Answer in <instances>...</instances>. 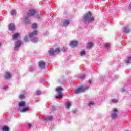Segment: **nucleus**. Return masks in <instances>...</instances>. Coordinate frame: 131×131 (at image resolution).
<instances>
[{
  "mask_svg": "<svg viewBox=\"0 0 131 131\" xmlns=\"http://www.w3.org/2000/svg\"><path fill=\"white\" fill-rule=\"evenodd\" d=\"M92 16L93 14H92V12L90 11L88 12L84 15L83 21L84 23H86V22H94V21H95V18Z\"/></svg>",
  "mask_w": 131,
  "mask_h": 131,
  "instance_id": "f257e3e1",
  "label": "nucleus"
},
{
  "mask_svg": "<svg viewBox=\"0 0 131 131\" xmlns=\"http://www.w3.org/2000/svg\"><path fill=\"white\" fill-rule=\"evenodd\" d=\"M57 94L55 96L56 99H61L63 98V88L61 87H57L56 89Z\"/></svg>",
  "mask_w": 131,
  "mask_h": 131,
  "instance_id": "f03ea898",
  "label": "nucleus"
},
{
  "mask_svg": "<svg viewBox=\"0 0 131 131\" xmlns=\"http://www.w3.org/2000/svg\"><path fill=\"white\" fill-rule=\"evenodd\" d=\"M60 52L61 49L59 47L56 48L55 50L50 49V50L48 51V53L50 56H53V55H55V54H59V53H60Z\"/></svg>",
  "mask_w": 131,
  "mask_h": 131,
  "instance_id": "7ed1b4c3",
  "label": "nucleus"
},
{
  "mask_svg": "<svg viewBox=\"0 0 131 131\" xmlns=\"http://www.w3.org/2000/svg\"><path fill=\"white\" fill-rule=\"evenodd\" d=\"M88 86H81L78 88L76 90L74 91L75 94H80V93H84L86 90H88Z\"/></svg>",
  "mask_w": 131,
  "mask_h": 131,
  "instance_id": "20e7f679",
  "label": "nucleus"
},
{
  "mask_svg": "<svg viewBox=\"0 0 131 131\" xmlns=\"http://www.w3.org/2000/svg\"><path fill=\"white\" fill-rule=\"evenodd\" d=\"M117 111H118L117 108L113 109V113L111 116L112 119H116V118H117Z\"/></svg>",
  "mask_w": 131,
  "mask_h": 131,
  "instance_id": "39448f33",
  "label": "nucleus"
},
{
  "mask_svg": "<svg viewBox=\"0 0 131 131\" xmlns=\"http://www.w3.org/2000/svg\"><path fill=\"white\" fill-rule=\"evenodd\" d=\"M36 14V11L34 9L29 10L27 13L28 17H31L32 16H34Z\"/></svg>",
  "mask_w": 131,
  "mask_h": 131,
  "instance_id": "423d86ee",
  "label": "nucleus"
},
{
  "mask_svg": "<svg viewBox=\"0 0 131 131\" xmlns=\"http://www.w3.org/2000/svg\"><path fill=\"white\" fill-rule=\"evenodd\" d=\"M8 29L11 32L14 31L16 28L15 27V25L12 23H10L8 26Z\"/></svg>",
  "mask_w": 131,
  "mask_h": 131,
  "instance_id": "0eeeda50",
  "label": "nucleus"
},
{
  "mask_svg": "<svg viewBox=\"0 0 131 131\" xmlns=\"http://www.w3.org/2000/svg\"><path fill=\"white\" fill-rule=\"evenodd\" d=\"M37 33H38L37 31H35L32 33H29V36L30 38H31L33 37V36H35V35H37Z\"/></svg>",
  "mask_w": 131,
  "mask_h": 131,
  "instance_id": "6e6552de",
  "label": "nucleus"
},
{
  "mask_svg": "<svg viewBox=\"0 0 131 131\" xmlns=\"http://www.w3.org/2000/svg\"><path fill=\"white\" fill-rule=\"evenodd\" d=\"M78 42H77V41H72L71 42V43L70 44V47H71V48H74L75 47H76V46H77Z\"/></svg>",
  "mask_w": 131,
  "mask_h": 131,
  "instance_id": "1a4fd4ad",
  "label": "nucleus"
},
{
  "mask_svg": "<svg viewBox=\"0 0 131 131\" xmlns=\"http://www.w3.org/2000/svg\"><path fill=\"white\" fill-rule=\"evenodd\" d=\"M38 66H39V67H40L42 69L45 68V67L46 66V63L45 62H43V61H40L38 63Z\"/></svg>",
  "mask_w": 131,
  "mask_h": 131,
  "instance_id": "9d476101",
  "label": "nucleus"
},
{
  "mask_svg": "<svg viewBox=\"0 0 131 131\" xmlns=\"http://www.w3.org/2000/svg\"><path fill=\"white\" fill-rule=\"evenodd\" d=\"M21 45H22V42L21 41H18L15 45V50H18V48H20V47H21Z\"/></svg>",
  "mask_w": 131,
  "mask_h": 131,
  "instance_id": "9b49d317",
  "label": "nucleus"
},
{
  "mask_svg": "<svg viewBox=\"0 0 131 131\" xmlns=\"http://www.w3.org/2000/svg\"><path fill=\"white\" fill-rule=\"evenodd\" d=\"M70 23V21H69L68 19H64L63 22V26H65L66 27L67 26L69 25Z\"/></svg>",
  "mask_w": 131,
  "mask_h": 131,
  "instance_id": "f8f14e48",
  "label": "nucleus"
},
{
  "mask_svg": "<svg viewBox=\"0 0 131 131\" xmlns=\"http://www.w3.org/2000/svg\"><path fill=\"white\" fill-rule=\"evenodd\" d=\"M49 120H53V117L51 116H47L44 119V121H49Z\"/></svg>",
  "mask_w": 131,
  "mask_h": 131,
  "instance_id": "ddd939ff",
  "label": "nucleus"
},
{
  "mask_svg": "<svg viewBox=\"0 0 131 131\" xmlns=\"http://www.w3.org/2000/svg\"><path fill=\"white\" fill-rule=\"evenodd\" d=\"M36 17L38 19H40L41 18V13L40 12H36Z\"/></svg>",
  "mask_w": 131,
  "mask_h": 131,
  "instance_id": "4468645a",
  "label": "nucleus"
},
{
  "mask_svg": "<svg viewBox=\"0 0 131 131\" xmlns=\"http://www.w3.org/2000/svg\"><path fill=\"white\" fill-rule=\"evenodd\" d=\"M11 76H12V75H11V73H6V74L5 75V78L6 79H9V78H11Z\"/></svg>",
  "mask_w": 131,
  "mask_h": 131,
  "instance_id": "2eb2a0df",
  "label": "nucleus"
},
{
  "mask_svg": "<svg viewBox=\"0 0 131 131\" xmlns=\"http://www.w3.org/2000/svg\"><path fill=\"white\" fill-rule=\"evenodd\" d=\"M10 129L9 128V127L8 126H4L2 127V131H9Z\"/></svg>",
  "mask_w": 131,
  "mask_h": 131,
  "instance_id": "dca6fc26",
  "label": "nucleus"
},
{
  "mask_svg": "<svg viewBox=\"0 0 131 131\" xmlns=\"http://www.w3.org/2000/svg\"><path fill=\"white\" fill-rule=\"evenodd\" d=\"M70 107H71V103L70 102H68L66 103V108L67 109H70Z\"/></svg>",
  "mask_w": 131,
  "mask_h": 131,
  "instance_id": "f3484780",
  "label": "nucleus"
},
{
  "mask_svg": "<svg viewBox=\"0 0 131 131\" xmlns=\"http://www.w3.org/2000/svg\"><path fill=\"white\" fill-rule=\"evenodd\" d=\"M20 35L19 33H16L14 35H12V37L14 39H17V38H18V37Z\"/></svg>",
  "mask_w": 131,
  "mask_h": 131,
  "instance_id": "a211bd4d",
  "label": "nucleus"
},
{
  "mask_svg": "<svg viewBox=\"0 0 131 131\" xmlns=\"http://www.w3.org/2000/svg\"><path fill=\"white\" fill-rule=\"evenodd\" d=\"M92 47H93V43H92V42H89L87 43L88 49H91V48H92Z\"/></svg>",
  "mask_w": 131,
  "mask_h": 131,
  "instance_id": "6ab92c4d",
  "label": "nucleus"
},
{
  "mask_svg": "<svg viewBox=\"0 0 131 131\" xmlns=\"http://www.w3.org/2000/svg\"><path fill=\"white\" fill-rule=\"evenodd\" d=\"M26 104L25 103V102L24 101H21L19 103V107H24Z\"/></svg>",
  "mask_w": 131,
  "mask_h": 131,
  "instance_id": "aec40b11",
  "label": "nucleus"
},
{
  "mask_svg": "<svg viewBox=\"0 0 131 131\" xmlns=\"http://www.w3.org/2000/svg\"><path fill=\"white\" fill-rule=\"evenodd\" d=\"M24 40L25 41V42H28V41H29L30 40L29 39V38H28V36H27L24 38Z\"/></svg>",
  "mask_w": 131,
  "mask_h": 131,
  "instance_id": "412c9836",
  "label": "nucleus"
},
{
  "mask_svg": "<svg viewBox=\"0 0 131 131\" xmlns=\"http://www.w3.org/2000/svg\"><path fill=\"white\" fill-rule=\"evenodd\" d=\"M130 61H131V57H129L127 60H126L125 61V62L126 64H129V63H130Z\"/></svg>",
  "mask_w": 131,
  "mask_h": 131,
  "instance_id": "4be33fe9",
  "label": "nucleus"
},
{
  "mask_svg": "<svg viewBox=\"0 0 131 131\" xmlns=\"http://www.w3.org/2000/svg\"><path fill=\"white\" fill-rule=\"evenodd\" d=\"M32 41L33 43H36V42H37V38L32 39Z\"/></svg>",
  "mask_w": 131,
  "mask_h": 131,
  "instance_id": "5701e85b",
  "label": "nucleus"
},
{
  "mask_svg": "<svg viewBox=\"0 0 131 131\" xmlns=\"http://www.w3.org/2000/svg\"><path fill=\"white\" fill-rule=\"evenodd\" d=\"M93 105H95V103L94 102H90L89 103L88 106L89 107H91V106H93Z\"/></svg>",
  "mask_w": 131,
  "mask_h": 131,
  "instance_id": "b1692460",
  "label": "nucleus"
},
{
  "mask_svg": "<svg viewBox=\"0 0 131 131\" xmlns=\"http://www.w3.org/2000/svg\"><path fill=\"white\" fill-rule=\"evenodd\" d=\"M36 27H37V25L36 24H33V25H32V28H33V29L36 28Z\"/></svg>",
  "mask_w": 131,
  "mask_h": 131,
  "instance_id": "393cba45",
  "label": "nucleus"
},
{
  "mask_svg": "<svg viewBox=\"0 0 131 131\" xmlns=\"http://www.w3.org/2000/svg\"><path fill=\"white\" fill-rule=\"evenodd\" d=\"M11 15L12 16H15V15H16V11L15 10H12L11 11Z\"/></svg>",
  "mask_w": 131,
  "mask_h": 131,
  "instance_id": "a878e982",
  "label": "nucleus"
},
{
  "mask_svg": "<svg viewBox=\"0 0 131 131\" xmlns=\"http://www.w3.org/2000/svg\"><path fill=\"white\" fill-rule=\"evenodd\" d=\"M130 30L129 29H125L124 31V33L127 34L129 32Z\"/></svg>",
  "mask_w": 131,
  "mask_h": 131,
  "instance_id": "bb28decb",
  "label": "nucleus"
},
{
  "mask_svg": "<svg viewBox=\"0 0 131 131\" xmlns=\"http://www.w3.org/2000/svg\"><path fill=\"white\" fill-rule=\"evenodd\" d=\"M26 111H28V107L23 108L22 110H21V112H25Z\"/></svg>",
  "mask_w": 131,
  "mask_h": 131,
  "instance_id": "cd10ccee",
  "label": "nucleus"
},
{
  "mask_svg": "<svg viewBox=\"0 0 131 131\" xmlns=\"http://www.w3.org/2000/svg\"><path fill=\"white\" fill-rule=\"evenodd\" d=\"M25 23H29V19H28V17H26L25 18Z\"/></svg>",
  "mask_w": 131,
  "mask_h": 131,
  "instance_id": "c85d7f7f",
  "label": "nucleus"
},
{
  "mask_svg": "<svg viewBox=\"0 0 131 131\" xmlns=\"http://www.w3.org/2000/svg\"><path fill=\"white\" fill-rule=\"evenodd\" d=\"M80 55L81 56H84V55H85V51L84 50L81 51Z\"/></svg>",
  "mask_w": 131,
  "mask_h": 131,
  "instance_id": "c756f323",
  "label": "nucleus"
},
{
  "mask_svg": "<svg viewBox=\"0 0 131 131\" xmlns=\"http://www.w3.org/2000/svg\"><path fill=\"white\" fill-rule=\"evenodd\" d=\"M112 102L113 103H117V102H118V100H117V99H112Z\"/></svg>",
  "mask_w": 131,
  "mask_h": 131,
  "instance_id": "7c9ffc66",
  "label": "nucleus"
},
{
  "mask_svg": "<svg viewBox=\"0 0 131 131\" xmlns=\"http://www.w3.org/2000/svg\"><path fill=\"white\" fill-rule=\"evenodd\" d=\"M105 48L108 50L110 48V44L106 43L105 45Z\"/></svg>",
  "mask_w": 131,
  "mask_h": 131,
  "instance_id": "2f4dec72",
  "label": "nucleus"
},
{
  "mask_svg": "<svg viewBox=\"0 0 131 131\" xmlns=\"http://www.w3.org/2000/svg\"><path fill=\"white\" fill-rule=\"evenodd\" d=\"M25 95L24 94L20 95L19 96V99H24Z\"/></svg>",
  "mask_w": 131,
  "mask_h": 131,
  "instance_id": "473e14b6",
  "label": "nucleus"
},
{
  "mask_svg": "<svg viewBox=\"0 0 131 131\" xmlns=\"http://www.w3.org/2000/svg\"><path fill=\"white\" fill-rule=\"evenodd\" d=\"M36 95L39 96V95H41V92H40V91H36Z\"/></svg>",
  "mask_w": 131,
  "mask_h": 131,
  "instance_id": "72a5a7b5",
  "label": "nucleus"
},
{
  "mask_svg": "<svg viewBox=\"0 0 131 131\" xmlns=\"http://www.w3.org/2000/svg\"><path fill=\"white\" fill-rule=\"evenodd\" d=\"M62 51H63V53H65V51H66V48L63 47L62 49Z\"/></svg>",
  "mask_w": 131,
  "mask_h": 131,
  "instance_id": "f704fd0d",
  "label": "nucleus"
},
{
  "mask_svg": "<svg viewBox=\"0 0 131 131\" xmlns=\"http://www.w3.org/2000/svg\"><path fill=\"white\" fill-rule=\"evenodd\" d=\"M31 125H32V124H29L28 125V128H29V129H30V128H31Z\"/></svg>",
  "mask_w": 131,
  "mask_h": 131,
  "instance_id": "c9c22d12",
  "label": "nucleus"
},
{
  "mask_svg": "<svg viewBox=\"0 0 131 131\" xmlns=\"http://www.w3.org/2000/svg\"><path fill=\"white\" fill-rule=\"evenodd\" d=\"M72 112H73V113H75V112H76V110H72Z\"/></svg>",
  "mask_w": 131,
  "mask_h": 131,
  "instance_id": "e433bc0d",
  "label": "nucleus"
},
{
  "mask_svg": "<svg viewBox=\"0 0 131 131\" xmlns=\"http://www.w3.org/2000/svg\"><path fill=\"white\" fill-rule=\"evenodd\" d=\"M88 82L89 83H92V81H91V80H88Z\"/></svg>",
  "mask_w": 131,
  "mask_h": 131,
  "instance_id": "4c0bfd02",
  "label": "nucleus"
}]
</instances>
